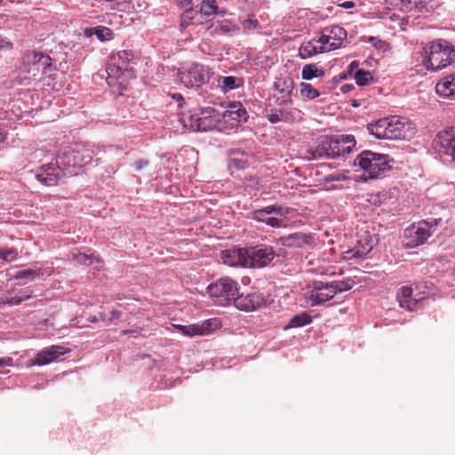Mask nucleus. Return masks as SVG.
I'll use <instances>...</instances> for the list:
<instances>
[{"mask_svg":"<svg viewBox=\"0 0 455 455\" xmlns=\"http://www.w3.org/2000/svg\"><path fill=\"white\" fill-rule=\"evenodd\" d=\"M222 79V87L224 91L233 90L235 88H237L239 86V79L235 76H224Z\"/></svg>","mask_w":455,"mask_h":455,"instance_id":"79ce46f5","label":"nucleus"},{"mask_svg":"<svg viewBox=\"0 0 455 455\" xmlns=\"http://www.w3.org/2000/svg\"><path fill=\"white\" fill-rule=\"evenodd\" d=\"M245 248H232L220 252V259L229 267L241 266L245 267Z\"/></svg>","mask_w":455,"mask_h":455,"instance_id":"aec40b11","label":"nucleus"},{"mask_svg":"<svg viewBox=\"0 0 455 455\" xmlns=\"http://www.w3.org/2000/svg\"><path fill=\"white\" fill-rule=\"evenodd\" d=\"M439 139L443 154L451 156L455 163V132L440 136Z\"/></svg>","mask_w":455,"mask_h":455,"instance_id":"bb28decb","label":"nucleus"},{"mask_svg":"<svg viewBox=\"0 0 455 455\" xmlns=\"http://www.w3.org/2000/svg\"><path fill=\"white\" fill-rule=\"evenodd\" d=\"M359 67V62L357 60H354L352 61L349 66H348V70L349 72H353L354 70H355L356 68H358Z\"/></svg>","mask_w":455,"mask_h":455,"instance_id":"bf43d9fd","label":"nucleus"},{"mask_svg":"<svg viewBox=\"0 0 455 455\" xmlns=\"http://www.w3.org/2000/svg\"><path fill=\"white\" fill-rule=\"evenodd\" d=\"M5 137L4 135L0 132V142H3L4 140Z\"/></svg>","mask_w":455,"mask_h":455,"instance_id":"774afa93","label":"nucleus"},{"mask_svg":"<svg viewBox=\"0 0 455 455\" xmlns=\"http://www.w3.org/2000/svg\"><path fill=\"white\" fill-rule=\"evenodd\" d=\"M290 212L288 208H283L280 205L274 204V205H268L262 209L258 210V216L259 215H267V214H272L275 213L279 215L280 217H285Z\"/></svg>","mask_w":455,"mask_h":455,"instance_id":"e433bc0d","label":"nucleus"},{"mask_svg":"<svg viewBox=\"0 0 455 455\" xmlns=\"http://www.w3.org/2000/svg\"><path fill=\"white\" fill-rule=\"evenodd\" d=\"M204 20L198 16L197 11L193 8L187 9L181 15L180 27L186 28L189 25H202Z\"/></svg>","mask_w":455,"mask_h":455,"instance_id":"cd10ccee","label":"nucleus"},{"mask_svg":"<svg viewBox=\"0 0 455 455\" xmlns=\"http://www.w3.org/2000/svg\"><path fill=\"white\" fill-rule=\"evenodd\" d=\"M99 317H100V319L101 321H107V320H108V319H107V315H106V314H104V313H100V314H99Z\"/></svg>","mask_w":455,"mask_h":455,"instance_id":"69168bd1","label":"nucleus"},{"mask_svg":"<svg viewBox=\"0 0 455 455\" xmlns=\"http://www.w3.org/2000/svg\"><path fill=\"white\" fill-rule=\"evenodd\" d=\"M101 4L106 10L127 12L132 6V0H102Z\"/></svg>","mask_w":455,"mask_h":455,"instance_id":"c85d7f7f","label":"nucleus"},{"mask_svg":"<svg viewBox=\"0 0 455 455\" xmlns=\"http://www.w3.org/2000/svg\"><path fill=\"white\" fill-rule=\"evenodd\" d=\"M59 163L63 165H68L69 167H74V158H70V163L68 162V159H62V155L59 156Z\"/></svg>","mask_w":455,"mask_h":455,"instance_id":"4d7b16f0","label":"nucleus"},{"mask_svg":"<svg viewBox=\"0 0 455 455\" xmlns=\"http://www.w3.org/2000/svg\"><path fill=\"white\" fill-rule=\"evenodd\" d=\"M339 6L345 9H350L355 6V3L353 1H346L340 4Z\"/></svg>","mask_w":455,"mask_h":455,"instance_id":"13d9d810","label":"nucleus"},{"mask_svg":"<svg viewBox=\"0 0 455 455\" xmlns=\"http://www.w3.org/2000/svg\"><path fill=\"white\" fill-rule=\"evenodd\" d=\"M389 157L387 155L365 150L356 156L355 165H358L363 171L365 180L376 179L389 171Z\"/></svg>","mask_w":455,"mask_h":455,"instance_id":"7ed1b4c3","label":"nucleus"},{"mask_svg":"<svg viewBox=\"0 0 455 455\" xmlns=\"http://www.w3.org/2000/svg\"><path fill=\"white\" fill-rule=\"evenodd\" d=\"M177 328L181 331L182 334L186 336H201V328L199 323L189 325H177Z\"/></svg>","mask_w":455,"mask_h":455,"instance_id":"ea45409f","label":"nucleus"},{"mask_svg":"<svg viewBox=\"0 0 455 455\" xmlns=\"http://www.w3.org/2000/svg\"><path fill=\"white\" fill-rule=\"evenodd\" d=\"M347 36V31L343 28L338 25H331L322 29L321 36L317 38V43L326 45L327 52H330L339 48Z\"/></svg>","mask_w":455,"mask_h":455,"instance_id":"f8f14e48","label":"nucleus"},{"mask_svg":"<svg viewBox=\"0 0 455 455\" xmlns=\"http://www.w3.org/2000/svg\"><path fill=\"white\" fill-rule=\"evenodd\" d=\"M436 93L443 98L455 99V73L443 77L435 85Z\"/></svg>","mask_w":455,"mask_h":455,"instance_id":"b1692460","label":"nucleus"},{"mask_svg":"<svg viewBox=\"0 0 455 455\" xmlns=\"http://www.w3.org/2000/svg\"><path fill=\"white\" fill-rule=\"evenodd\" d=\"M91 323H96L98 321V317L96 315L90 316L88 319Z\"/></svg>","mask_w":455,"mask_h":455,"instance_id":"338daca9","label":"nucleus"},{"mask_svg":"<svg viewBox=\"0 0 455 455\" xmlns=\"http://www.w3.org/2000/svg\"><path fill=\"white\" fill-rule=\"evenodd\" d=\"M324 71L315 64H307L302 68L301 76L304 80H311L315 77L323 76Z\"/></svg>","mask_w":455,"mask_h":455,"instance_id":"f704fd0d","label":"nucleus"},{"mask_svg":"<svg viewBox=\"0 0 455 455\" xmlns=\"http://www.w3.org/2000/svg\"><path fill=\"white\" fill-rule=\"evenodd\" d=\"M178 77L188 88L199 87L208 82L209 68L202 64L193 63L188 68L179 71Z\"/></svg>","mask_w":455,"mask_h":455,"instance_id":"6e6552de","label":"nucleus"},{"mask_svg":"<svg viewBox=\"0 0 455 455\" xmlns=\"http://www.w3.org/2000/svg\"><path fill=\"white\" fill-rule=\"evenodd\" d=\"M317 39L314 38L310 41L304 42L299 48V56L302 60L311 58L318 53L327 52V46L319 44L317 45Z\"/></svg>","mask_w":455,"mask_h":455,"instance_id":"393cba45","label":"nucleus"},{"mask_svg":"<svg viewBox=\"0 0 455 455\" xmlns=\"http://www.w3.org/2000/svg\"><path fill=\"white\" fill-rule=\"evenodd\" d=\"M12 358L11 357H4L0 358V368H4L5 366H10L12 363Z\"/></svg>","mask_w":455,"mask_h":455,"instance_id":"6e6d98bb","label":"nucleus"},{"mask_svg":"<svg viewBox=\"0 0 455 455\" xmlns=\"http://www.w3.org/2000/svg\"><path fill=\"white\" fill-rule=\"evenodd\" d=\"M327 180H339V178L338 177H335L334 175H329L327 178H326Z\"/></svg>","mask_w":455,"mask_h":455,"instance_id":"0e129e2a","label":"nucleus"},{"mask_svg":"<svg viewBox=\"0 0 455 455\" xmlns=\"http://www.w3.org/2000/svg\"><path fill=\"white\" fill-rule=\"evenodd\" d=\"M432 0H401L402 2V10L406 12H411L412 10H418L422 12L427 9V4Z\"/></svg>","mask_w":455,"mask_h":455,"instance_id":"473e14b6","label":"nucleus"},{"mask_svg":"<svg viewBox=\"0 0 455 455\" xmlns=\"http://www.w3.org/2000/svg\"><path fill=\"white\" fill-rule=\"evenodd\" d=\"M245 267H264L275 257V252L271 246L260 244L246 247Z\"/></svg>","mask_w":455,"mask_h":455,"instance_id":"0eeeda50","label":"nucleus"},{"mask_svg":"<svg viewBox=\"0 0 455 455\" xmlns=\"http://www.w3.org/2000/svg\"><path fill=\"white\" fill-rule=\"evenodd\" d=\"M222 116L225 120H232L237 123L245 122L247 120V112L241 106H234L230 109L226 110Z\"/></svg>","mask_w":455,"mask_h":455,"instance_id":"c756f323","label":"nucleus"},{"mask_svg":"<svg viewBox=\"0 0 455 455\" xmlns=\"http://www.w3.org/2000/svg\"><path fill=\"white\" fill-rule=\"evenodd\" d=\"M177 2L181 6H187V5H189L192 3V0H177Z\"/></svg>","mask_w":455,"mask_h":455,"instance_id":"052dcab7","label":"nucleus"},{"mask_svg":"<svg viewBox=\"0 0 455 455\" xmlns=\"http://www.w3.org/2000/svg\"><path fill=\"white\" fill-rule=\"evenodd\" d=\"M51 58L42 52H33L31 55H28L27 61L31 65L28 73L33 72V76H36V73L45 74L51 68Z\"/></svg>","mask_w":455,"mask_h":455,"instance_id":"6ab92c4d","label":"nucleus"},{"mask_svg":"<svg viewBox=\"0 0 455 455\" xmlns=\"http://www.w3.org/2000/svg\"><path fill=\"white\" fill-rule=\"evenodd\" d=\"M373 76L370 71H366L363 69H358L355 73V80L358 85H366L371 80Z\"/></svg>","mask_w":455,"mask_h":455,"instance_id":"a19ab883","label":"nucleus"},{"mask_svg":"<svg viewBox=\"0 0 455 455\" xmlns=\"http://www.w3.org/2000/svg\"><path fill=\"white\" fill-rule=\"evenodd\" d=\"M36 275H38V274H36V272L35 270L26 269V270L19 271L16 274L15 278H17V279H20V278H31V279H34L35 276H36Z\"/></svg>","mask_w":455,"mask_h":455,"instance_id":"de8ad7c7","label":"nucleus"},{"mask_svg":"<svg viewBox=\"0 0 455 455\" xmlns=\"http://www.w3.org/2000/svg\"><path fill=\"white\" fill-rule=\"evenodd\" d=\"M59 164V160H56L55 162L42 165L36 174V178L44 185H57L63 176L62 169Z\"/></svg>","mask_w":455,"mask_h":455,"instance_id":"4468645a","label":"nucleus"},{"mask_svg":"<svg viewBox=\"0 0 455 455\" xmlns=\"http://www.w3.org/2000/svg\"><path fill=\"white\" fill-rule=\"evenodd\" d=\"M92 155L93 151L85 148H69L62 153V159L70 163V158H74V167L81 168L91 162Z\"/></svg>","mask_w":455,"mask_h":455,"instance_id":"dca6fc26","label":"nucleus"},{"mask_svg":"<svg viewBox=\"0 0 455 455\" xmlns=\"http://www.w3.org/2000/svg\"><path fill=\"white\" fill-rule=\"evenodd\" d=\"M282 245L292 248H303L309 245L312 242V236L303 233H293L280 238Z\"/></svg>","mask_w":455,"mask_h":455,"instance_id":"5701e85b","label":"nucleus"},{"mask_svg":"<svg viewBox=\"0 0 455 455\" xmlns=\"http://www.w3.org/2000/svg\"><path fill=\"white\" fill-rule=\"evenodd\" d=\"M135 60L134 53L130 50H123L109 57L107 73L109 76L119 78L124 72H130V64Z\"/></svg>","mask_w":455,"mask_h":455,"instance_id":"9d476101","label":"nucleus"},{"mask_svg":"<svg viewBox=\"0 0 455 455\" xmlns=\"http://www.w3.org/2000/svg\"><path fill=\"white\" fill-rule=\"evenodd\" d=\"M302 116L303 113L296 108H291L290 109L282 108L272 111L268 114L267 120L272 124L278 122L293 123L301 120Z\"/></svg>","mask_w":455,"mask_h":455,"instance_id":"f3484780","label":"nucleus"},{"mask_svg":"<svg viewBox=\"0 0 455 455\" xmlns=\"http://www.w3.org/2000/svg\"><path fill=\"white\" fill-rule=\"evenodd\" d=\"M275 88L281 94V96L276 98V100L279 105H284L291 101V82L290 83V84H287L286 81L279 80L275 84Z\"/></svg>","mask_w":455,"mask_h":455,"instance_id":"a878e982","label":"nucleus"},{"mask_svg":"<svg viewBox=\"0 0 455 455\" xmlns=\"http://www.w3.org/2000/svg\"><path fill=\"white\" fill-rule=\"evenodd\" d=\"M396 298L400 307L409 311L414 310L418 302L422 299L421 297L416 298L413 296V290L409 286L402 287L400 291L397 293Z\"/></svg>","mask_w":455,"mask_h":455,"instance_id":"4be33fe9","label":"nucleus"},{"mask_svg":"<svg viewBox=\"0 0 455 455\" xmlns=\"http://www.w3.org/2000/svg\"><path fill=\"white\" fill-rule=\"evenodd\" d=\"M234 305L239 310L254 311L265 305V299L259 292L236 295Z\"/></svg>","mask_w":455,"mask_h":455,"instance_id":"2eb2a0df","label":"nucleus"},{"mask_svg":"<svg viewBox=\"0 0 455 455\" xmlns=\"http://www.w3.org/2000/svg\"><path fill=\"white\" fill-rule=\"evenodd\" d=\"M201 328V336L208 335L213 331L221 327V321L219 318H211L199 323Z\"/></svg>","mask_w":455,"mask_h":455,"instance_id":"c9c22d12","label":"nucleus"},{"mask_svg":"<svg viewBox=\"0 0 455 455\" xmlns=\"http://www.w3.org/2000/svg\"><path fill=\"white\" fill-rule=\"evenodd\" d=\"M172 99H174L176 101L180 102L183 100V97L180 93H175L172 95Z\"/></svg>","mask_w":455,"mask_h":455,"instance_id":"680f3d73","label":"nucleus"},{"mask_svg":"<svg viewBox=\"0 0 455 455\" xmlns=\"http://www.w3.org/2000/svg\"><path fill=\"white\" fill-rule=\"evenodd\" d=\"M335 296L330 283L322 281L314 282L311 290L307 292V299L310 301L311 306L323 304Z\"/></svg>","mask_w":455,"mask_h":455,"instance_id":"ddd939ff","label":"nucleus"},{"mask_svg":"<svg viewBox=\"0 0 455 455\" xmlns=\"http://www.w3.org/2000/svg\"><path fill=\"white\" fill-rule=\"evenodd\" d=\"M138 331L136 330H124L121 331L122 335L128 334V333H137Z\"/></svg>","mask_w":455,"mask_h":455,"instance_id":"e2e57ef3","label":"nucleus"},{"mask_svg":"<svg viewBox=\"0 0 455 455\" xmlns=\"http://www.w3.org/2000/svg\"><path fill=\"white\" fill-rule=\"evenodd\" d=\"M69 350L62 346H51L37 353L34 360V364L45 365L55 361L59 356L66 354Z\"/></svg>","mask_w":455,"mask_h":455,"instance_id":"a211bd4d","label":"nucleus"},{"mask_svg":"<svg viewBox=\"0 0 455 455\" xmlns=\"http://www.w3.org/2000/svg\"><path fill=\"white\" fill-rule=\"evenodd\" d=\"M423 63L427 69L438 70L450 65L455 60V51L449 42L435 40L424 47Z\"/></svg>","mask_w":455,"mask_h":455,"instance_id":"f03ea898","label":"nucleus"},{"mask_svg":"<svg viewBox=\"0 0 455 455\" xmlns=\"http://www.w3.org/2000/svg\"><path fill=\"white\" fill-rule=\"evenodd\" d=\"M264 223L273 228H280L283 226V220L275 217H267Z\"/></svg>","mask_w":455,"mask_h":455,"instance_id":"8fccbe9b","label":"nucleus"},{"mask_svg":"<svg viewBox=\"0 0 455 455\" xmlns=\"http://www.w3.org/2000/svg\"><path fill=\"white\" fill-rule=\"evenodd\" d=\"M375 245V241L367 231L357 234L355 244L349 250L343 252V259L346 260H356L365 258Z\"/></svg>","mask_w":455,"mask_h":455,"instance_id":"9b49d317","label":"nucleus"},{"mask_svg":"<svg viewBox=\"0 0 455 455\" xmlns=\"http://www.w3.org/2000/svg\"><path fill=\"white\" fill-rule=\"evenodd\" d=\"M346 143L351 144V145H349L350 148H351L352 147H355V140L353 136L347 135V136H346L345 139H342V142H341V144L344 145V146H345Z\"/></svg>","mask_w":455,"mask_h":455,"instance_id":"864d4df0","label":"nucleus"},{"mask_svg":"<svg viewBox=\"0 0 455 455\" xmlns=\"http://www.w3.org/2000/svg\"><path fill=\"white\" fill-rule=\"evenodd\" d=\"M122 316V313L117 310H113L110 313V317L108 319V321L112 322L114 320H118Z\"/></svg>","mask_w":455,"mask_h":455,"instance_id":"5fc2aeb1","label":"nucleus"},{"mask_svg":"<svg viewBox=\"0 0 455 455\" xmlns=\"http://www.w3.org/2000/svg\"><path fill=\"white\" fill-rule=\"evenodd\" d=\"M257 213H258V210L251 212V218L256 221L264 222V220H266V219H267L266 215H259V218H258Z\"/></svg>","mask_w":455,"mask_h":455,"instance_id":"603ef678","label":"nucleus"},{"mask_svg":"<svg viewBox=\"0 0 455 455\" xmlns=\"http://www.w3.org/2000/svg\"><path fill=\"white\" fill-rule=\"evenodd\" d=\"M181 121L185 127H188L194 132H207L218 127L220 114L213 108L208 107L184 116Z\"/></svg>","mask_w":455,"mask_h":455,"instance_id":"39448f33","label":"nucleus"},{"mask_svg":"<svg viewBox=\"0 0 455 455\" xmlns=\"http://www.w3.org/2000/svg\"><path fill=\"white\" fill-rule=\"evenodd\" d=\"M350 152V146H344L339 140L323 137L318 140L317 146L311 151L312 159H334L340 155Z\"/></svg>","mask_w":455,"mask_h":455,"instance_id":"423d86ee","label":"nucleus"},{"mask_svg":"<svg viewBox=\"0 0 455 455\" xmlns=\"http://www.w3.org/2000/svg\"><path fill=\"white\" fill-rule=\"evenodd\" d=\"M369 41L371 42L373 44V45L378 49L384 50L387 46V44L385 42H383L376 37H370Z\"/></svg>","mask_w":455,"mask_h":455,"instance_id":"3c124183","label":"nucleus"},{"mask_svg":"<svg viewBox=\"0 0 455 455\" xmlns=\"http://www.w3.org/2000/svg\"><path fill=\"white\" fill-rule=\"evenodd\" d=\"M237 31V28L229 20H224L211 23L205 29V33H207L211 36H231Z\"/></svg>","mask_w":455,"mask_h":455,"instance_id":"412c9836","label":"nucleus"},{"mask_svg":"<svg viewBox=\"0 0 455 455\" xmlns=\"http://www.w3.org/2000/svg\"><path fill=\"white\" fill-rule=\"evenodd\" d=\"M217 9L215 0H202L199 11H197L198 16L200 18H202V16H212L217 13Z\"/></svg>","mask_w":455,"mask_h":455,"instance_id":"72a5a7b5","label":"nucleus"},{"mask_svg":"<svg viewBox=\"0 0 455 455\" xmlns=\"http://www.w3.org/2000/svg\"><path fill=\"white\" fill-rule=\"evenodd\" d=\"M441 221V219H431L413 224L410 228L406 229L407 236L411 239L409 245L411 247H416L419 244H423Z\"/></svg>","mask_w":455,"mask_h":455,"instance_id":"1a4fd4ad","label":"nucleus"},{"mask_svg":"<svg viewBox=\"0 0 455 455\" xmlns=\"http://www.w3.org/2000/svg\"><path fill=\"white\" fill-rule=\"evenodd\" d=\"M148 165H149V162L148 160L139 159L134 162L132 166L134 167V170L136 172H140L143 171L144 169H146Z\"/></svg>","mask_w":455,"mask_h":455,"instance_id":"09e8293b","label":"nucleus"},{"mask_svg":"<svg viewBox=\"0 0 455 455\" xmlns=\"http://www.w3.org/2000/svg\"><path fill=\"white\" fill-rule=\"evenodd\" d=\"M312 322L311 315L307 312H302L292 316L289 323L283 327V330L291 328L303 327L309 324Z\"/></svg>","mask_w":455,"mask_h":455,"instance_id":"7c9ffc66","label":"nucleus"},{"mask_svg":"<svg viewBox=\"0 0 455 455\" xmlns=\"http://www.w3.org/2000/svg\"><path fill=\"white\" fill-rule=\"evenodd\" d=\"M300 94L304 99L314 100L319 96L318 91L310 84L301 83L299 84Z\"/></svg>","mask_w":455,"mask_h":455,"instance_id":"58836bf2","label":"nucleus"},{"mask_svg":"<svg viewBox=\"0 0 455 455\" xmlns=\"http://www.w3.org/2000/svg\"><path fill=\"white\" fill-rule=\"evenodd\" d=\"M330 284L335 291V295L339 292L347 291L353 288L355 282L351 279L341 280V281H333L330 282Z\"/></svg>","mask_w":455,"mask_h":455,"instance_id":"4c0bfd02","label":"nucleus"},{"mask_svg":"<svg viewBox=\"0 0 455 455\" xmlns=\"http://www.w3.org/2000/svg\"><path fill=\"white\" fill-rule=\"evenodd\" d=\"M74 259L80 264L90 266L93 263L94 259L92 255H87L85 253H77L74 254Z\"/></svg>","mask_w":455,"mask_h":455,"instance_id":"c03bdc74","label":"nucleus"},{"mask_svg":"<svg viewBox=\"0 0 455 455\" xmlns=\"http://www.w3.org/2000/svg\"><path fill=\"white\" fill-rule=\"evenodd\" d=\"M31 298V295L26 291H20L19 296H15L10 299L9 303L12 305H19L22 301Z\"/></svg>","mask_w":455,"mask_h":455,"instance_id":"49530a36","label":"nucleus"},{"mask_svg":"<svg viewBox=\"0 0 455 455\" xmlns=\"http://www.w3.org/2000/svg\"><path fill=\"white\" fill-rule=\"evenodd\" d=\"M206 291L214 305L227 307L234 303L239 292V285L232 278L223 276L209 284Z\"/></svg>","mask_w":455,"mask_h":455,"instance_id":"20e7f679","label":"nucleus"},{"mask_svg":"<svg viewBox=\"0 0 455 455\" xmlns=\"http://www.w3.org/2000/svg\"><path fill=\"white\" fill-rule=\"evenodd\" d=\"M18 256V252L12 248H0V259L5 261H12Z\"/></svg>","mask_w":455,"mask_h":455,"instance_id":"37998d69","label":"nucleus"},{"mask_svg":"<svg viewBox=\"0 0 455 455\" xmlns=\"http://www.w3.org/2000/svg\"><path fill=\"white\" fill-rule=\"evenodd\" d=\"M258 26H259V22H258L257 19L254 18L253 15L249 16L248 19H246L243 22V27L246 30H253V29L257 28Z\"/></svg>","mask_w":455,"mask_h":455,"instance_id":"a18cd8bd","label":"nucleus"},{"mask_svg":"<svg viewBox=\"0 0 455 455\" xmlns=\"http://www.w3.org/2000/svg\"><path fill=\"white\" fill-rule=\"evenodd\" d=\"M367 130L379 140H410L417 132L415 125L408 118L396 116L371 123Z\"/></svg>","mask_w":455,"mask_h":455,"instance_id":"f257e3e1","label":"nucleus"},{"mask_svg":"<svg viewBox=\"0 0 455 455\" xmlns=\"http://www.w3.org/2000/svg\"><path fill=\"white\" fill-rule=\"evenodd\" d=\"M86 31L90 36L95 35L97 36V38L101 42L109 41V40L113 39V37H114L113 31L110 28L104 27V26H98L95 28H91L87 29Z\"/></svg>","mask_w":455,"mask_h":455,"instance_id":"2f4dec72","label":"nucleus"}]
</instances>
